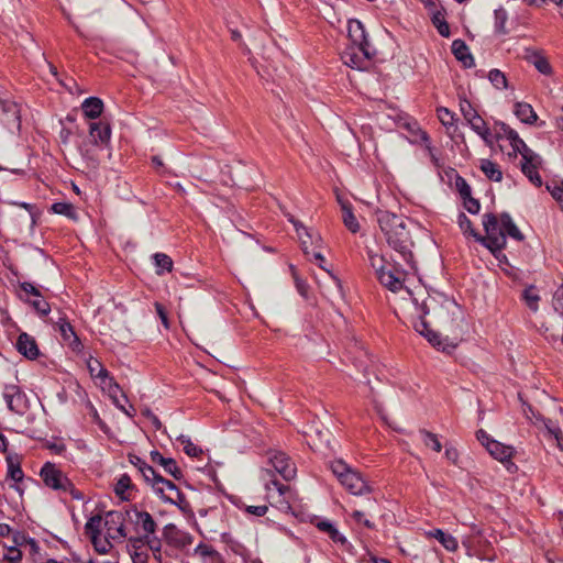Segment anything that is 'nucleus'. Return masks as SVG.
I'll use <instances>...</instances> for the list:
<instances>
[{"label":"nucleus","mask_w":563,"mask_h":563,"mask_svg":"<svg viewBox=\"0 0 563 563\" xmlns=\"http://www.w3.org/2000/svg\"><path fill=\"white\" fill-rule=\"evenodd\" d=\"M483 225L486 236L477 238V241L482 242L492 252L501 251L506 246L507 236L517 241L523 239L522 233L507 213H503L499 217L486 213L483 216Z\"/></svg>","instance_id":"obj_1"},{"label":"nucleus","mask_w":563,"mask_h":563,"mask_svg":"<svg viewBox=\"0 0 563 563\" xmlns=\"http://www.w3.org/2000/svg\"><path fill=\"white\" fill-rule=\"evenodd\" d=\"M377 221L389 246L398 252L402 258L413 267L411 253L412 241L405 219L387 211H380Z\"/></svg>","instance_id":"obj_2"},{"label":"nucleus","mask_w":563,"mask_h":563,"mask_svg":"<svg viewBox=\"0 0 563 563\" xmlns=\"http://www.w3.org/2000/svg\"><path fill=\"white\" fill-rule=\"evenodd\" d=\"M406 292L410 297V299L416 308L417 314L420 319L418 322L415 323V325H413L415 330L419 334L424 336L428 340V342L432 346L437 347L438 350L448 352V353L453 351L455 349L456 344L453 342H450L448 339H441L440 335L437 332H434L433 330H431L429 328L428 323L423 320V317L430 312L431 305L434 302V300L432 298H430L429 296H427V297L415 296L410 290H406Z\"/></svg>","instance_id":"obj_3"},{"label":"nucleus","mask_w":563,"mask_h":563,"mask_svg":"<svg viewBox=\"0 0 563 563\" xmlns=\"http://www.w3.org/2000/svg\"><path fill=\"white\" fill-rule=\"evenodd\" d=\"M468 532L461 536V543L468 556H474L481 561L493 562L496 554L493 549V533H487L485 529L476 523L465 525Z\"/></svg>","instance_id":"obj_4"},{"label":"nucleus","mask_w":563,"mask_h":563,"mask_svg":"<svg viewBox=\"0 0 563 563\" xmlns=\"http://www.w3.org/2000/svg\"><path fill=\"white\" fill-rule=\"evenodd\" d=\"M368 260L379 283L393 292L402 289L405 272L388 262L383 255L368 252Z\"/></svg>","instance_id":"obj_5"},{"label":"nucleus","mask_w":563,"mask_h":563,"mask_svg":"<svg viewBox=\"0 0 563 563\" xmlns=\"http://www.w3.org/2000/svg\"><path fill=\"white\" fill-rule=\"evenodd\" d=\"M330 468L340 484L351 494L362 496L372 492L369 484L363 475L343 460L331 462Z\"/></svg>","instance_id":"obj_6"},{"label":"nucleus","mask_w":563,"mask_h":563,"mask_svg":"<svg viewBox=\"0 0 563 563\" xmlns=\"http://www.w3.org/2000/svg\"><path fill=\"white\" fill-rule=\"evenodd\" d=\"M41 477L49 488L69 494L77 500L84 499V495L58 468L55 467V465L46 463L41 470Z\"/></svg>","instance_id":"obj_7"},{"label":"nucleus","mask_w":563,"mask_h":563,"mask_svg":"<svg viewBox=\"0 0 563 563\" xmlns=\"http://www.w3.org/2000/svg\"><path fill=\"white\" fill-rule=\"evenodd\" d=\"M135 529L139 534H143L147 548L156 555L161 553L162 541L157 536V523L147 511L134 510Z\"/></svg>","instance_id":"obj_8"},{"label":"nucleus","mask_w":563,"mask_h":563,"mask_svg":"<svg viewBox=\"0 0 563 563\" xmlns=\"http://www.w3.org/2000/svg\"><path fill=\"white\" fill-rule=\"evenodd\" d=\"M111 139L110 124L103 121L89 124V140L78 147L80 155L85 158H93L92 147L108 146Z\"/></svg>","instance_id":"obj_9"},{"label":"nucleus","mask_w":563,"mask_h":563,"mask_svg":"<svg viewBox=\"0 0 563 563\" xmlns=\"http://www.w3.org/2000/svg\"><path fill=\"white\" fill-rule=\"evenodd\" d=\"M476 439L481 442L483 446L487 450V452L500 463L507 465L509 470V465L514 466L511 463V459L514 456L515 450L510 445H506L497 440L490 438V435L483 429L476 432Z\"/></svg>","instance_id":"obj_10"},{"label":"nucleus","mask_w":563,"mask_h":563,"mask_svg":"<svg viewBox=\"0 0 563 563\" xmlns=\"http://www.w3.org/2000/svg\"><path fill=\"white\" fill-rule=\"evenodd\" d=\"M371 58L369 45L351 44L341 54L343 63L355 69H365Z\"/></svg>","instance_id":"obj_11"},{"label":"nucleus","mask_w":563,"mask_h":563,"mask_svg":"<svg viewBox=\"0 0 563 563\" xmlns=\"http://www.w3.org/2000/svg\"><path fill=\"white\" fill-rule=\"evenodd\" d=\"M289 222L292 223L296 233L298 235V239L300 241L302 251L306 254H309V249H320L322 244V239L320 234L312 230L305 227L300 221L296 220L291 214H286Z\"/></svg>","instance_id":"obj_12"},{"label":"nucleus","mask_w":563,"mask_h":563,"mask_svg":"<svg viewBox=\"0 0 563 563\" xmlns=\"http://www.w3.org/2000/svg\"><path fill=\"white\" fill-rule=\"evenodd\" d=\"M522 156L521 170L529 178V180L536 185L541 186L542 180L538 173V168L541 164V158L528 146L518 152Z\"/></svg>","instance_id":"obj_13"},{"label":"nucleus","mask_w":563,"mask_h":563,"mask_svg":"<svg viewBox=\"0 0 563 563\" xmlns=\"http://www.w3.org/2000/svg\"><path fill=\"white\" fill-rule=\"evenodd\" d=\"M154 492L166 503L180 506L185 501L184 495L179 492L176 485L163 478L161 475L152 485Z\"/></svg>","instance_id":"obj_14"},{"label":"nucleus","mask_w":563,"mask_h":563,"mask_svg":"<svg viewBox=\"0 0 563 563\" xmlns=\"http://www.w3.org/2000/svg\"><path fill=\"white\" fill-rule=\"evenodd\" d=\"M106 536L115 542H122L126 538L123 515L119 511H109L104 516Z\"/></svg>","instance_id":"obj_15"},{"label":"nucleus","mask_w":563,"mask_h":563,"mask_svg":"<svg viewBox=\"0 0 563 563\" xmlns=\"http://www.w3.org/2000/svg\"><path fill=\"white\" fill-rule=\"evenodd\" d=\"M289 490L288 486L282 485L276 481L266 484L267 499L272 506L282 511H289L290 505L285 495Z\"/></svg>","instance_id":"obj_16"},{"label":"nucleus","mask_w":563,"mask_h":563,"mask_svg":"<svg viewBox=\"0 0 563 563\" xmlns=\"http://www.w3.org/2000/svg\"><path fill=\"white\" fill-rule=\"evenodd\" d=\"M269 462L284 479L290 481L296 476V466L285 453L272 452Z\"/></svg>","instance_id":"obj_17"},{"label":"nucleus","mask_w":563,"mask_h":563,"mask_svg":"<svg viewBox=\"0 0 563 563\" xmlns=\"http://www.w3.org/2000/svg\"><path fill=\"white\" fill-rule=\"evenodd\" d=\"M87 367L92 377L100 379V385L103 389H108L111 394L119 389V386L109 377L108 371L98 360L90 358L87 363Z\"/></svg>","instance_id":"obj_18"},{"label":"nucleus","mask_w":563,"mask_h":563,"mask_svg":"<svg viewBox=\"0 0 563 563\" xmlns=\"http://www.w3.org/2000/svg\"><path fill=\"white\" fill-rule=\"evenodd\" d=\"M1 109L3 112L2 123L10 131H18L20 129V109L13 101H1Z\"/></svg>","instance_id":"obj_19"},{"label":"nucleus","mask_w":563,"mask_h":563,"mask_svg":"<svg viewBox=\"0 0 563 563\" xmlns=\"http://www.w3.org/2000/svg\"><path fill=\"white\" fill-rule=\"evenodd\" d=\"M496 136L509 141L515 153L526 148L527 144L519 137L518 133L505 123L496 125Z\"/></svg>","instance_id":"obj_20"},{"label":"nucleus","mask_w":563,"mask_h":563,"mask_svg":"<svg viewBox=\"0 0 563 563\" xmlns=\"http://www.w3.org/2000/svg\"><path fill=\"white\" fill-rule=\"evenodd\" d=\"M526 59L528 63L532 64L538 69L539 73L545 76L552 75V67L548 58L541 52L534 49H527Z\"/></svg>","instance_id":"obj_21"},{"label":"nucleus","mask_w":563,"mask_h":563,"mask_svg":"<svg viewBox=\"0 0 563 563\" xmlns=\"http://www.w3.org/2000/svg\"><path fill=\"white\" fill-rule=\"evenodd\" d=\"M151 460L153 463L161 465L163 470L174 478L178 479L183 476L181 471L174 459L164 457L159 452L153 451L151 452Z\"/></svg>","instance_id":"obj_22"},{"label":"nucleus","mask_w":563,"mask_h":563,"mask_svg":"<svg viewBox=\"0 0 563 563\" xmlns=\"http://www.w3.org/2000/svg\"><path fill=\"white\" fill-rule=\"evenodd\" d=\"M426 536L428 538H433V539L438 540L441 543V545L449 552H455L459 549L457 539L454 536H452L448 532H444L441 529H434V530L428 531V532H426Z\"/></svg>","instance_id":"obj_23"},{"label":"nucleus","mask_w":563,"mask_h":563,"mask_svg":"<svg viewBox=\"0 0 563 563\" xmlns=\"http://www.w3.org/2000/svg\"><path fill=\"white\" fill-rule=\"evenodd\" d=\"M347 34L351 44L369 45L363 24L358 20H350L347 22Z\"/></svg>","instance_id":"obj_24"},{"label":"nucleus","mask_w":563,"mask_h":563,"mask_svg":"<svg viewBox=\"0 0 563 563\" xmlns=\"http://www.w3.org/2000/svg\"><path fill=\"white\" fill-rule=\"evenodd\" d=\"M18 351L30 360L35 358L38 355V349L35 340L26 333L19 335L16 341Z\"/></svg>","instance_id":"obj_25"},{"label":"nucleus","mask_w":563,"mask_h":563,"mask_svg":"<svg viewBox=\"0 0 563 563\" xmlns=\"http://www.w3.org/2000/svg\"><path fill=\"white\" fill-rule=\"evenodd\" d=\"M467 123L470 124L471 129L477 135H479L487 145L493 144L492 133H490L486 122L478 113L476 115L472 117L471 119H468Z\"/></svg>","instance_id":"obj_26"},{"label":"nucleus","mask_w":563,"mask_h":563,"mask_svg":"<svg viewBox=\"0 0 563 563\" xmlns=\"http://www.w3.org/2000/svg\"><path fill=\"white\" fill-rule=\"evenodd\" d=\"M84 115L87 119L95 120L99 118L103 111V102L97 97H89L81 103Z\"/></svg>","instance_id":"obj_27"},{"label":"nucleus","mask_w":563,"mask_h":563,"mask_svg":"<svg viewBox=\"0 0 563 563\" xmlns=\"http://www.w3.org/2000/svg\"><path fill=\"white\" fill-rule=\"evenodd\" d=\"M514 113L522 123L526 124H533L538 120V115L532 106L527 102H516Z\"/></svg>","instance_id":"obj_28"},{"label":"nucleus","mask_w":563,"mask_h":563,"mask_svg":"<svg viewBox=\"0 0 563 563\" xmlns=\"http://www.w3.org/2000/svg\"><path fill=\"white\" fill-rule=\"evenodd\" d=\"M339 203L341 206V210H342V220H343V223L344 225L352 232V233H356L358 232L360 230V223L356 219V217L354 216L353 211H352V208L350 206V203H347L346 201H343L341 198H339Z\"/></svg>","instance_id":"obj_29"},{"label":"nucleus","mask_w":563,"mask_h":563,"mask_svg":"<svg viewBox=\"0 0 563 563\" xmlns=\"http://www.w3.org/2000/svg\"><path fill=\"white\" fill-rule=\"evenodd\" d=\"M8 477L13 482L11 485L20 495H22L23 490L20 487V483L23 481L24 474L20 467V464L13 460L8 459Z\"/></svg>","instance_id":"obj_30"},{"label":"nucleus","mask_w":563,"mask_h":563,"mask_svg":"<svg viewBox=\"0 0 563 563\" xmlns=\"http://www.w3.org/2000/svg\"><path fill=\"white\" fill-rule=\"evenodd\" d=\"M307 441L310 446L320 449L322 445H328L330 441L329 431H322L317 428H311L309 432H306Z\"/></svg>","instance_id":"obj_31"},{"label":"nucleus","mask_w":563,"mask_h":563,"mask_svg":"<svg viewBox=\"0 0 563 563\" xmlns=\"http://www.w3.org/2000/svg\"><path fill=\"white\" fill-rule=\"evenodd\" d=\"M452 52L454 56L464 64V66H473L474 59L464 42L460 40L454 41L452 43Z\"/></svg>","instance_id":"obj_32"},{"label":"nucleus","mask_w":563,"mask_h":563,"mask_svg":"<svg viewBox=\"0 0 563 563\" xmlns=\"http://www.w3.org/2000/svg\"><path fill=\"white\" fill-rule=\"evenodd\" d=\"M59 324V331H60V334L63 336V339L68 342V344L74 349H78L79 345H80V342L76 335V333L74 332V329L73 327L70 325V323L64 321V320H60V322H58Z\"/></svg>","instance_id":"obj_33"},{"label":"nucleus","mask_w":563,"mask_h":563,"mask_svg":"<svg viewBox=\"0 0 563 563\" xmlns=\"http://www.w3.org/2000/svg\"><path fill=\"white\" fill-rule=\"evenodd\" d=\"M481 169L490 180L500 181L503 178V173L500 172L498 165L489 159L481 161Z\"/></svg>","instance_id":"obj_34"},{"label":"nucleus","mask_w":563,"mask_h":563,"mask_svg":"<svg viewBox=\"0 0 563 563\" xmlns=\"http://www.w3.org/2000/svg\"><path fill=\"white\" fill-rule=\"evenodd\" d=\"M195 555L200 556L206 560L208 563H219L220 558L219 554L211 548L205 544H199L195 549Z\"/></svg>","instance_id":"obj_35"},{"label":"nucleus","mask_w":563,"mask_h":563,"mask_svg":"<svg viewBox=\"0 0 563 563\" xmlns=\"http://www.w3.org/2000/svg\"><path fill=\"white\" fill-rule=\"evenodd\" d=\"M488 80L496 89L504 90L508 88L507 77L499 69H492L488 73Z\"/></svg>","instance_id":"obj_36"},{"label":"nucleus","mask_w":563,"mask_h":563,"mask_svg":"<svg viewBox=\"0 0 563 563\" xmlns=\"http://www.w3.org/2000/svg\"><path fill=\"white\" fill-rule=\"evenodd\" d=\"M155 265L157 267V274L162 275L165 272H170L173 268L172 258L164 253H156L153 256Z\"/></svg>","instance_id":"obj_37"},{"label":"nucleus","mask_w":563,"mask_h":563,"mask_svg":"<svg viewBox=\"0 0 563 563\" xmlns=\"http://www.w3.org/2000/svg\"><path fill=\"white\" fill-rule=\"evenodd\" d=\"M177 441L180 443L183 450L188 456L197 457L202 453V450L192 443V441L186 435H179Z\"/></svg>","instance_id":"obj_38"},{"label":"nucleus","mask_w":563,"mask_h":563,"mask_svg":"<svg viewBox=\"0 0 563 563\" xmlns=\"http://www.w3.org/2000/svg\"><path fill=\"white\" fill-rule=\"evenodd\" d=\"M102 521L104 522V519H102L100 516H93L87 521L85 525V530L90 539L99 536Z\"/></svg>","instance_id":"obj_39"},{"label":"nucleus","mask_w":563,"mask_h":563,"mask_svg":"<svg viewBox=\"0 0 563 563\" xmlns=\"http://www.w3.org/2000/svg\"><path fill=\"white\" fill-rule=\"evenodd\" d=\"M26 300L42 316H46L51 311L48 302L41 296V294L32 299L27 298Z\"/></svg>","instance_id":"obj_40"},{"label":"nucleus","mask_w":563,"mask_h":563,"mask_svg":"<svg viewBox=\"0 0 563 563\" xmlns=\"http://www.w3.org/2000/svg\"><path fill=\"white\" fill-rule=\"evenodd\" d=\"M541 421L543 422L544 429L547 430L548 434L550 437H553L556 441L558 446L562 449V444H561L562 430H561V428L558 424L553 423L549 419L542 418Z\"/></svg>","instance_id":"obj_41"},{"label":"nucleus","mask_w":563,"mask_h":563,"mask_svg":"<svg viewBox=\"0 0 563 563\" xmlns=\"http://www.w3.org/2000/svg\"><path fill=\"white\" fill-rule=\"evenodd\" d=\"M495 29L498 33H506V22L508 20L507 11L503 8L495 10Z\"/></svg>","instance_id":"obj_42"},{"label":"nucleus","mask_w":563,"mask_h":563,"mask_svg":"<svg viewBox=\"0 0 563 563\" xmlns=\"http://www.w3.org/2000/svg\"><path fill=\"white\" fill-rule=\"evenodd\" d=\"M523 299H525L527 306L532 311H537L538 310V302L540 300V297H539L538 292L536 291V289L533 287H529V288H527L525 290Z\"/></svg>","instance_id":"obj_43"},{"label":"nucleus","mask_w":563,"mask_h":563,"mask_svg":"<svg viewBox=\"0 0 563 563\" xmlns=\"http://www.w3.org/2000/svg\"><path fill=\"white\" fill-rule=\"evenodd\" d=\"M111 539L107 537L101 539L100 536L91 538V542L95 547V550L100 554H107L112 549V544L110 542Z\"/></svg>","instance_id":"obj_44"},{"label":"nucleus","mask_w":563,"mask_h":563,"mask_svg":"<svg viewBox=\"0 0 563 563\" xmlns=\"http://www.w3.org/2000/svg\"><path fill=\"white\" fill-rule=\"evenodd\" d=\"M421 435L423 438V443L427 446H430L435 452H440L442 450V445H441L437 434L423 430V431H421Z\"/></svg>","instance_id":"obj_45"},{"label":"nucleus","mask_w":563,"mask_h":563,"mask_svg":"<svg viewBox=\"0 0 563 563\" xmlns=\"http://www.w3.org/2000/svg\"><path fill=\"white\" fill-rule=\"evenodd\" d=\"M318 528L322 531H325L330 534L333 541L343 542L344 538L339 533V531L332 526L329 521H320Z\"/></svg>","instance_id":"obj_46"},{"label":"nucleus","mask_w":563,"mask_h":563,"mask_svg":"<svg viewBox=\"0 0 563 563\" xmlns=\"http://www.w3.org/2000/svg\"><path fill=\"white\" fill-rule=\"evenodd\" d=\"M437 113L444 126L450 128L454 125V114L448 108L441 107L437 110Z\"/></svg>","instance_id":"obj_47"},{"label":"nucleus","mask_w":563,"mask_h":563,"mask_svg":"<svg viewBox=\"0 0 563 563\" xmlns=\"http://www.w3.org/2000/svg\"><path fill=\"white\" fill-rule=\"evenodd\" d=\"M129 547L133 550V553H142V548L147 547V543L145 542L144 536L139 534L134 537H130L128 539Z\"/></svg>","instance_id":"obj_48"},{"label":"nucleus","mask_w":563,"mask_h":563,"mask_svg":"<svg viewBox=\"0 0 563 563\" xmlns=\"http://www.w3.org/2000/svg\"><path fill=\"white\" fill-rule=\"evenodd\" d=\"M547 189L563 209V184L553 183L551 185H548Z\"/></svg>","instance_id":"obj_49"},{"label":"nucleus","mask_w":563,"mask_h":563,"mask_svg":"<svg viewBox=\"0 0 563 563\" xmlns=\"http://www.w3.org/2000/svg\"><path fill=\"white\" fill-rule=\"evenodd\" d=\"M140 472L143 475L144 479L152 486L153 483L158 478V474L154 471V468L146 463H142L140 467Z\"/></svg>","instance_id":"obj_50"},{"label":"nucleus","mask_w":563,"mask_h":563,"mask_svg":"<svg viewBox=\"0 0 563 563\" xmlns=\"http://www.w3.org/2000/svg\"><path fill=\"white\" fill-rule=\"evenodd\" d=\"M52 210L57 214H64L67 217L74 216V208L70 203L66 202H56L52 206Z\"/></svg>","instance_id":"obj_51"},{"label":"nucleus","mask_w":563,"mask_h":563,"mask_svg":"<svg viewBox=\"0 0 563 563\" xmlns=\"http://www.w3.org/2000/svg\"><path fill=\"white\" fill-rule=\"evenodd\" d=\"M460 110L466 121L477 114V111L473 108L471 102L466 99H462L460 101Z\"/></svg>","instance_id":"obj_52"},{"label":"nucleus","mask_w":563,"mask_h":563,"mask_svg":"<svg viewBox=\"0 0 563 563\" xmlns=\"http://www.w3.org/2000/svg\"><path fill=\"white\" fill-rule=\"evenodd\" d=\"M131 487V479L128 475H122L117 484H115V493L119 496L124 495V493Z\"/></svg>","instance_id":"obj_53"},{"label":"nucleus","mask_w":563,"mask_h":563,"mask_svg":"<svg viewBox=\"0 0 563 563\" xmlns=\"http://www.w3.org/2000/svg\"><path fill=\"white\" fill-rule=\"evenodd\" d=\"M4 399L7 401L8 407L11 410H14V402L16 399H20V393L16 387L8 388L4 393Z\"/></svg>","instance_id":"obj_54"},{"label":"nucleus","mask_w":563,"mask_h":563,"mask_svg":"<svg viewBox=\"0 0 563 563\" xmlns=\"http://www.w3.org/2000/svg\"><path fill=\"white\" fill-rule=\"evenodd\" d=\"M553 307L556 312L563 316V284L554 292Z\"/></svg>","instance_id":"obj_55"},{"label":"nucleus","mask_w":563,"mask_h":563,"mask_svg":"<svg viewBox=\"0 0 563 563\" xmlns=\"http://www.w3.org/2000/svg\"><path fill=\"white\" fill-rule=\"evenodd\" d=\"M407 126L415 135V139L412 140L413 142L427 143L429 141L428 134L424 131H422L416 123L408 124Z\"/></svg>","instance_id":"obj_56"},{"label":"nucleus","mask_w":563,"mask_h":563,"mask_svg":"<svg viewBox=\"0 0 563 563\" xmlns=\"http://www.w3.org/2000/svg\"><path fill=\"white\" fill-rule=\"evenodd\" d=\"M22 558V553L19 549L10 547L8 553L4 555V561L8 563H18Z\"/></svg>","instance_id":"obj_57"},{"label":"nucleus","mask_w":563,"mask_h":563,"mask_svg":"<svg viewBox=\"0 0 563 563\" xmlns=\"http://www.w3.org/2000/svg\"><path fill=\"white\" fill-rule=\"evenodd\" d=\"M294 278L297 291L300 294L301 297L307 299L309 290L308 284L303 279L299 278L296 274H294Z\"/></svg>","instance_id":"obj_58"},{"label":"nucleus","mask_w":563,"mask_h":563,"mask_svg":"<svg viewBox=\"0 0 563 563\" xmlns=\"http://www.w3.org/2000/svg\"><path fill=\"white\" fill-rule=\"evenodd\" d=\"M459 223L464 233H470L476 239L481 238L472 229V222L466 218V216L461 214Z\"/></svg>","instance_id":"obj_59"},{"label":"nucleus","mask_w":563,"mask_h":563,"mask_svg":"<svg viewBox=\"0 0 563 563\" xmlns=\"http://www.w3.org/2000/svg\"><path fill=\"white\" fill-rule=\"evenodd\" d=\"M268 507L266 505L261 506H245V511L256 517H263L266 515Z\"/></svg>","instance_id":"obj_60"},{"label":"nucleus","mask_w":563,"mask_h":563,"mask_svg":"<svg viewBox=\"0 0 563 563\" xmlns=\"http://www.w3.org/2000/svg\"><path fill=\"white\" fill-rule=\"evenodd\" d=\"M155 309H156V312H157L162 323L164 324V327L166 329H168L169 328V322H168L167 313H166L164 307L161 303L156 302L155 303Z\"/></svg>","instance_id":"obj_61"},{"label":"nucleus","mask_w":563,"mask_h":563,"mask_svg":"<svg viewBox=\"0 0 563 563\" xmlns=\"http://www.w3.org/2000/svg\"><path fill=\"white\" fill-rule=\"evenodd\" d=\"M563 0H530V4L536 7H544L549 4L561 5Z\"/></svg>","instance_id":"obj_62"},{"label":"nucleus","mask_w":563,"mask_h":563,"mask_svg":"<svg viewBox=\"0 0 563 563\" xmlns=\"http://www.w3.org/2000/svg\"><path fill=\"white\" fill-rule=\"evenodd\" d=\"M21 289L22 291H24L26 295H31L32 297H35L40 294V291L37 290V288H35V286H33L32 284L30 283H23L21 285Z\"/></svg>","instance_id":"obj_63"},{"label":"nucleus","mask_w":563,"mask_h":563,"mask_svg":"<svg viewBox=\"0 0 563 563\" xmlns=\"http://www.w3.org/2000/svg\"><path fill=\"white\" fill-rule=\"evenodd\" d=\"M445 457L453 464L457 462L459 459V452L454 448H446L445 449Z\"/></svg>","instance_id":"obj_64"}]
</instances>
